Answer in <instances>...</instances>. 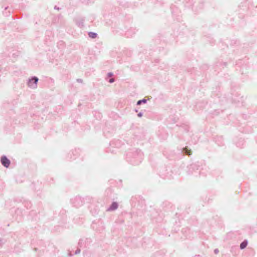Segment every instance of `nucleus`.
<instances>
[{"mask_svg": "<svg viewBox=\"0 0 257 257\" xmlns=\"http://www.w3.org/2000/svg\"><path fill=\"white\" fill-rule=\"evenodd\" d=\"M2 164L6 167L8 168L10 164V161L6 157H3L1 158Z\"/></svg>", "mask_w": 257, "mask_h": 257, "instance_id": "f257e3e1", "label": "nucleus"}, {"mask_svg": "<svg viewBox=\"0 0 257 257\" xmlns=\"http://www.w3.org/2000/svg\"><path fill=\"white\" fill-rule=\"evenodd\" d=\"M247 244V241H243L240 245V247L241 249H243L244 248L246 245Z\"/></svg>", "mask_w": 257, "mask_h": 257, "instance_id": "f03ea898", "label": "nucleus"}, {"mask_svg": "<svg viewBox=\"0 0 257 257\" xmlns=\"http://www.w3.org/2000/svg\"><path fill=\"white\" fill-rule=\"evenodd\" d=\"M117 207V205L116 203H113L110 207V209L111 210H114L116 209Z\"/></svg>", "mask_w": 257, "mask_h": 257, "instance_id": "7ed1b4c3", "label": "nucleus"}, {"mask_svg": "<svg viewBox=\"0 0 257 257\" xmlns=\"http://www.w3.org/2000/svg\"><path fill=\"white\" fill-rule=\"evenodd\" d=\"M96 33H92V32H90L89 33V36L90 37L92 38H96Z\"/></svg>", "mask_w": 257, "mask_h": 257, "instance_id": "20e7f679", "label": "nucleus"}, {"mask_svg": "<svg viewBox=\"0 0 257 257\" xmlns=\"http://www.w3.org/2000/svg\"><path fill=\"white\" fill-rule=\"evenodd\" d=\"M146 102H147V100L145 99H143L142 100H140L138 101L137 102V104L140 105L142 102L145 103Z\"/></svg>", "mask_w": 257, "mask_h": 257, "instance_id": "39448f33", "label": "nucleus"}, {"mask_svg": "<svg viewBox=\"0 0 257 257\" xmlns=\"http://www.w3.org/2000/svg\"><path fill=\"white\" fill-rule=\"evenodd\" d=\"M185 150H186V153L188 155H191V151L190 150H188L187 148H185Z\"/></svg>", "mask_w": 257, "mask_h": 257, "instance_id": "423d86ee", "label": "nucleus"}, {"mask_svg": "<svg viewBox=\"0 0 257 257\" xmlns=\"http://www.w3.org/2000/svg\"><path fill=\"white\" fill-rule=\"evenodd\" d=\"M33 80H35V83H37L38 80V79L37 77H33Z\"/></svg>", "mask_w": 257, "mask_h": 257, "instance_id": "0eeeda50", "label": "nucleus"}, {"mask_svg": "<svg viewBox=\"0 0 257 257\" xmlns=\"http://www.w3.org/2000/svg\"><path fill=\"white\" fill-rule=\"evenodd\" d=\"M113 81H114L113 79H110V80H109V82H110V83H112V82H113Z\"/></svg>", "mask_w": 257, "mask_h": 257, "instance_id": "6e6552de", "label": "nucleus"}]
</instances>
